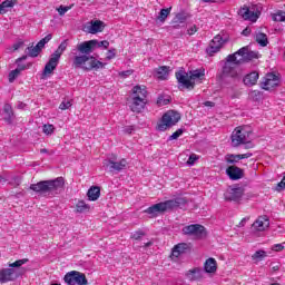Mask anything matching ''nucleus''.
Instances as JSON below:
<instances>
[{"mask_svg": "<svg viewBox=\"0 0 285 285\" xmlns=\"http://www.w3.org/2000/svg\"><path fill=\"white\" fill-rule=\"evenodd\" d=\"M95 48H97V40H89L77 45V52H73V68H82V70H99L104 68V62L97 60L94 56H90L94 52Z\"/></svg>", "mask_w": 285, "mask_h": 285, "instance_id": "nucleus-1", "label": "nucleus"}, {"mask_svg": "<svg viewBox=\"0 0 285 285\" xmlns=\"http://www.w3.org/2000/svg\"><path fill=\"white\" fill-rule=\"evenodd\" d=\"M63 186H66V180L63 177H58L31 184L29 190H32L36 195H40L41 197H57V195L63 193Z\"/></svg>", "mask_w": 285, "mask_h": 285, "instance_id": "nucleus-2", "label": "nucleus"}, {"mask_svg": "<svg viewBox=\"0 0 285 285\" xmlns=\"http://www.w3.org/2000/svg\"><path fill=\"white\" fill-rule=\"evenodd\" d=\"M237 66H239L237 63V57H235V55H228L220 72L217 75L218 81H220V83H239L244 75H242Z\"/></svg>", "mask_w": 285, "mask_h": 285, "instance_id": "nucleus-3", "label": "nucleus"}, {"mask_svg": "<svg viewBox=\"0 0 285 285\" xmlns=\"http://www.w3.org/2000/svg\"><path fill=\"white\" fill-rule=\"evenodd\" d=\"M186 204H188V200L186 198L177 197L175 199H169L151 205L150 207L145 209L144 213H146V215H149L150 218H155L159 217V215H164V213H168V210L179 208V206H186Z\"/></svg>", "mask_w": 285, "mask_h": 285, "instance_id": "nucleus-4", "label": "nucleus"}, {"mask_svg": "<svg viewBox=\"0 0 285 285\" xmlns=\"http://www.w3.org/2000/svg\"><path fill=\"white\" fill-rule=\"evenodd\" d=\"M28 258L18 259L13 263H10L9 268L0 269V283L8 284V282H17L19 277L26 275L28 269L22 266L23 264H28Z\"/></svg>", "mask_w": 285, "mask_h": 285, "instance_id": "nucleus-5", "label": "nucleus"}, {"mask_svg": "<svg viewBox=\"0 0 285 285\" xmlns=\"http://www.w3.org/2000/svg\"><path fill=\"white\" fill-rule=\"evenodd\" d=\"M179 119H181V115L175 110H169L163 115L160 122L157 126V130L160 132H166L168 128H173V126H177L179 124Z\"/></svg>", "mask_w": 285, "mask_h": 285, "instance_id": "nucleus-6", "label": "nucleus"}, {"mask_svg": "<svg viewBox=\"0 0 285 285\" xmlns=\"http://www.w3.org/2000/svg\"><path fill=\"white\" fill-rule=\"evenodd\" d=\"M250 137V131L246 130V128L237 127L230 136L233 148H239V146L244 144H250L248 141Z\"/></svg>", "mask_w": 285, "mask_h": 285, "instance_id": "nucleus-7", "label": "nucleus"}, {"mask_svg": "<svg viewBox=\"0 0 285 285\" xmlns=\"http://www.w3.org/2000/svg\"><path fill=\"white\" fill-rule=\"evenodd\" d=\"M183 234L194 237V239H205L208 235L206 227L199 224L187 225L183 228Z\"/></svg>", "mask_w": 285, "mask_h": 285, "instance_id": "nucleus-8", "label": "nucleus"}, {"mask_svg": "<svg viewBox=\"0 0 285 285\" xmlns=\"http://www.w3.org/2000/svg\"><path fill=\"white\" fill-rule=\"evenodd\" d=\"M63 281L68 285H88V278L86 274L72 271L65 275Z\"/></svg>", "mask_w": 285, "mask_h": 285, "instance_id": "nucleus-9", "label": "nucleus"}, {"mask_svg": "<svg viewBox=\"0 0 285 285\" xmlns=\"http://www.w3.org/2000/svg\"><path fill=\"white\" fill-rule=\"evenodd\" d=\"M232 55H235V57H237L238 55V57H240V59L236 58V63H238L239 66H242V63H248V61H253V59L259 58V53L257 51H249L248 47H243Z\"/></svg>", "mask_w": 285, "mask_h": 285, "instance_id": "nucleus-10", "label": "nucleus"}, {"mask_svg": "<svg viewBox=\"0 0 285 285\" xmlns=\"http://www.w3.org/2000/svg\"><path fill=\"white\" fill-rule=\"evenodd\" d=\"M176 79L178 81V90H193L195 88V82L190 80L188 72L185 70L177 71Z\"/></svg>", "mask_w": 285, "mask_h": 285, "instance_id": "nucleus-11", "label": "nucleus"}, {"mask_svg": "<svg viewBox=\"0 0 285 285\" xmlns=\"http://www.w3.org/2000/svg\"><path fill=\"white\" fill-rule=\"evenodd\" d=\"M262 14V11L259 10H250L247 6H244L238 10V16L244 19V21H252V23H255L257 19H259Z\"/></svg>", "mask_w": 285, "mask_h": 285, "instance_id": "nucleus-12", "label": "nucleus"}, {"mask_svg": "<svg viewBox=\"0 0 285 285\" xmlns=\"http://www.w3.org/2000/svg\"><path fill=\"white\" fill-rule=\"evenodd\" d=\"M104 166L108 168L109 173H121V170H126V166H128V161L124 158L120 161L108 159V160H105Z\"/></svg>", "mask_w": 285, "mask_h": 285, "instance_id": "nucleus-13", "label": "nucleus"}, {"mask_svg": "<svg viewBox=\"0 0 285 285\" xmlns=\"http://www.w3.org/2000/svg\"><path fill=\"white\" fill-rule=\"evenodd\" d=\"M228 41L227 37H222V35H217L214 37V39L209 43V48L207 49V52L209 55H215L216 52H219L222 50V46Z\"/></svg>", "mask_w": 285, "mask_h": 285, "instance_id": "nucleus-14", "label": "nucleus"}, {"mask_svg": "<svg viewBox=\"0 0 285 285\" xmlns=\"http://www.w3.org/2000/svg\"><path fill=\"white\" fill-rule=\"evenodd\" d=\"M226 202H239L244 197V188L233 187L224 194Z\"/></svg>", "mask_w": 285, "mask_h": 285, "instance_id": "nucleus-15", "label": "nucleus"}, {"mask_svg": "<svg viewBox=\"0 0 285 285\" xmlns=\"http://www.w3.org/2000/svg\"><path fill=\"white\" fill-rule=\"evenodd\" d=\"M263 90H273L279 86V78L275 73H267L261 83Z\"/></svg>", "mask_w": 285, "mask_h": 285, "instance_id": "nucleus-16", "label": "nucleus"}, {"mask_svg": "<svg viewBox=\"0 0 285 285\" xmlns=\"http://www.w3.org/2000/svg\"><path fill=\"white\" fill-rule=\"evenodd\" d=\"M57 66H59V56L51 55L49 61L46 63L43 69V77H47V75H52L55 70H57Z\"/></svg>", "mask_w": 285, "mask_h": 285, "instance_id": "nucleus-17", "label": "nucleus"}, {"mask_svg": "<svg viewBox=\"0 0 285 285\" xmlns=\"http://www.w3.org/2000/svg\"><path fill=\"white\" fill-rule=\"evenodd\" d=\"M146 108V98H139V96H134L130 105L131 112L139 115Z\"/></svg>", "mask_w": 285, "mask_h": 285, "instance_id": "nucleus-18", "label": "nucleus"}, {"mask_svg": "<svg viewBox=\"0 0 285 285\" xmlns=\"http://www.w3.org/2000/svg\"><path fill=\"white\" fill-rule=\"evenodd\" d=\"M226 175L232 179V181H237L244 177V169L237 166H229L226 169Z\"/></svg>", "mask_w": 285, "mask_h": 285, "instance_id": "nucleus-19", "label": "nucleus"}, {"mask_svg": "<svg viewBox=\"0 0 285 285\" xmlns=\"http://www.w3.org/2000/svg\"><path fill=\"white\" fill-rule=\"evenodd\" d=\"M271 226V220H268L267 216H261L257 220L254 222L252 227L254 230H258L259 233L264 232L266 228Z\"/></svg>", "mask_w": 285, "mask_h": 285, "instance_id": "nucleus-20", "label": "nucleus"}, {"mask_svg": "<svg viewBox=\"0 0 285 285\" xmlns=\"http://www.w3.org/2000/svg\"><path fill=\"white\" fill-rule=\"evenodd\" d=\"M104 28H106L104 21L95 20L90 22V26H87V32H89V35H97L98 32H104Z\"/></svg>", "mask_w": 285, "mask_h": 285, "instance_id": "nucleus-21", "label": "nucleus"}, {"mask_svg": "<svg viewBox=\"0 0 285 285\" xmlns=\"http://www.w3.org/2000/svg\"><path fill=\"white\" fill-rule=\"evenodd\" d=\"M2 116L3 120L9 125L14 121V110L12 109V106L10 104H6L3 106Z\"/></svg>", "mask_w": 285, "mask_h": 285, "instance_id": "nucleus-22", "label": "nucleus"}, {"mask_svg": "<svg viewBox=\"0 0 285 285\" xmlns=\"http://www.w3.org/2000/svg\"><path fill=\"white\" fill-rule=\"evenodd\" d=\"M101 196V188L99 186H92L87 191V197L89 202H97L99 197Z\"/></svg>", "mask_w": 285, "mask_h": 285, "instance_id": "nucleus-23", "label": "nucleus"}, {"mask_svg": "<svg viewBox=\"0 0 285 285\" xmlns=\"http://www.w3.org/2000/svg\"><path fill=\"white\" fill-rule=\"evenodd\" d=\"M257 79H259V73L257 71H253L243 78V82L245 86H255V83H257Z\"/></svg>", "mask_w": 285, "mask_h": 285, "instance_id": "nucleus-24", "label": "nucleus"}, {"mask_svg": "<svg viewBox=\"0 0 285 285\" xmlns=\"http://www.w3.org/2000/svg\"><path fill=\"white\" fill-rule=\"evenodd\" d=\"M134 97H139V99H146L148 97V91L146 90V86H135L132 88Z\"/></svg>", "mask_w": 285, "mask_h": 285, "instance_id": "nucleus-25", "label": "nucleus"}, {"mask_svg": "<svg viewBox=\"0 0 285 285\" xmlns=\"http://www.w3.org/2000/svg\"><path fill=\"white\" fill-rule=\"evenodd\" d=\"M205 273H217V261L208 258L204 264Z\"/></svg>", "mask_w": 285, "mask_h": 285, "instance_id": "nucleus-26", "label": "nucleus"}, {"mask_svg": "<svg viewBox=\"0 0 285 285\" xmlns=\"http://www.w3.org/2000/svg\"><path fill=\"white\" fill-rule=\"evenodd\" d=\"M186 250H188V244L180 243L173 248L171 255L173 257H179V255H184Z\"/></svg>", "mask_w": 285, "mask_h": 285, "instance_id": "nucleus-27", "label": "nucleus"}, {"mask_svg": "<svg viewBox=\"0 0 285 285\" xmlns=\"http://www.w3.org/2000/svg\"><path fill=\"white\" fill-rule=\"evenodd\" d=\"M187 279H190V282H196L202 277V269L200 268H194L189 269L186 274Z\"/></svg>", "mask_w": 285, "mask_h": 285, "instance_id": "nucleus-28", "label": "nucleus"}, {"mask_svg": "<svg viewBox=\"0 0 285 285\" xmlns=\"http://www.w3.org/2000/svg\"><path fill=\"white\" fill-rule=\"evenodd\" d=\"M168 75H170V67L163 66L156 69V76L161 80L168 79Z\"/></svg>", "mask_w": 285, "mask_h": 285, "instance_id": "nucleus-29", "label": "nucleus"}, {"mask_svg": "<svg viewBox=\"0 0 285 285\" xmlns=\"http://www.w3.org/2000/svg\"><path fill=\"white\" fill-rule=\"evenodd\" d=\"M204 77H206V69L200 68V69L190 71L189 79L191 81H195V79H204Z\"/></svg>", "mask_w": 285, "mask_h": 285, "instance_id": "nucleus-30", "label": "nucleus"}, {"mask_svg": "<svg viewBox=\"0 0 285 285\" xmlns=\"http://www.w3.org/2000/svg\"><path fill=\"white\" fill-rule=\"evenodd\" d=\"M255 41L258 42L262 48H266L268 46V36L264 32L256 33Z\"/></svg>", "mask_w": 285, "mask_h": 285, "instance_id": "nucleus-31", "label": "nucleus"}, {"mask_svg": "<svg viewBox=\"0 0 285 285\" xmlns=\"http://www.w3.org/2000/svg\"><path fill=\"white\" fill-rule=\"evenodd\" d=\"M68 48V39L63 40L59 47L57 48V50L52 53L53 57H58V59H61V56L63 55V52H66V49Z\"/></svg>", "mask_w": 285, "mask_h": 285, "instance_id": "nucleus-32", "label": "nucleus"}, {"mask_svg": "<svg viewBox=\"0 0 285 285\" xmlns=\"http://www.w3.org/2000/svg\"><path fill=\"white\" fill-rule=\"evenodd\" d=\"M90 210V205L86 204L83 200H79L76 205V213H88Z\"/></svg>", "mask_w": 285, "mask_h": 285, "instance_id": "nucleus-33", "label": "nucleus"}, {"mask_svg": "<svg viewBox=\"0 0 285 285\" xmlns=\"http://www.w3.org/2000/svg\"><path fill=\"white\" fill-rule=\"evenodd\" d=\"M14 3L11 0H4L0 4V14H6L8 12V8H14Z\"/></svg>", "mask_w": 285, "mask_h": 285, "instance_id": "nucleus-34", "label": "nucleus"}, {"mask_svg": "<svg viewBox=\"0 0 285 285\" xmlns=\"http://www.w3.org/2000/svg\"><path fill=\"white\" fill-rule=\"evenodd\" d=\"M52 40V33L47 35L45 38H42L36 46L38 47L39 51L43 50L46 48V43H49Z\"/></svg>", "mask_w": 285, "mask_h": 285, "instance_id": "nucleus-35", "label": "nucleus"}, {"mask_svg": "<svg viewBox=\"0 0 285 285\" xmlns=\"http://www.w3.org/2000/svg\"><path fill=\"white\" fill-rule=\"evenodd\" d=\"M170 10H173L171 7L167 8V9H161L157 16L158 21H161V23H164V21H166V19H168V16L170 14Z\"/></svg>", "mask_w": 285, "mask_h": 285, "instance_id": "nucleus-36", "label": "nucleus"}, {"mask_svg": "<svg viewBox=\"0 0 285 285\" xmlns=\"http://www.w3.org/2000/svg\"><path fill=\"white\" fill-rule=\"evenodd\" d=\"M26 52H27L28 57H32V58L39 57V55H41V51L39 50V48L37 46L28 47L26 49Z\"/></svg>", "mask_w": 285, "mask_h": 285, "instance_id": "nucleus-37", "label": "nucleus"}, {"mask_svg": "<svg viewBox=\"0 0 285 285\" xmlns=\"http://www.w3.org/2000/svg\"><path fill=\"white\" fill-rule=\"evenodd\" d=\"M266 257V252L259 249L252 255L254 262H262Z\"/></svg>", "mask_w": 285, "mask_h": 285, "instance_id": "nucleus-38", "label": "nucleus"}, {"mask_svg": "<svg viewBox=\"0 0 285 285\" xmlns=\"http://www.w3.org/2000/svg\"><path fill=\"white\" fill-rule=\"evenodd\" d=\"M273 21H285V11L278 10L276 13L272 16Z\"/></svg>", "mask_w": 285, "mask_h": 285, "instance_id": "nucleus-39", "label": "nucleus"}, {"mask_svg": "<svg viewBox=\"0 0 285 285\" xmlns=\"http://www.w3.org/2000/svg\"><path fill=\"white\" fill-rule=\"evenodd\" d=\"M168 104H170V97L169 96L165 97V96L160 95L158 97L157 106H160V107L161 106H168Z\"/></svg>", "mask_w": 285, "mask_h": 285, "instance_id": "nucleus-40", "label": "nucleus"}, {"mask_svg": "<svg viewBox=\"0 0 285 285\" xmlns=\"http://www.w3.org/2000/svg\"><path fill=\"white\" fill-rule=\"evenodd\" d=\"M184 128L177 129L171 136L168 137V141H174V139H179L184 135Z\"/></svg>", "mask_w": 285, "mask_h": 285, "instance_id": "nucleus-41", "label": "nucleus"}, {"mask_svg": "<svg viewBox=\"0 0 285 285\" xmlns=\"http://www.w3.org/2000/svg\"><path fill=\"white\" fill-rule=\"evenodd\" d=\"M187 19H188V17L186 16V13L180 12V13L176 14L175 22L176 23H184Z\"/></svg>", "mask_w": 285, "mask_h": 285, "instance_id": "nucleus-42", "label": "nucleus"}, {"mask_svg": "<svg viewBox=\"0 0 285 285\" xmlns=\"http://www.w3.org/2000/svg\"><path fill=\"white\" fill-rule=\"evenodd\" d=\"M19 75H21V72L19 71V69L11 70V71L9 72V82H10V83L14 82V79H17V77H19Z\"/></svg>", "mask_w": 285, "mask_h": 285, "instance_id": "nucleus-43", "label": "nucleus"}, {"mask_svg": "<svg viewBox=\"0 0 285 285\" xmlns=\"http://www.w3.org/2000/svg\"><path fill=\"white\" fill-rule=\"evenodd\" d=\"M42 132H45V135H52L55 132V126L53 125H43Z\"/></svg>", "mask_w": 285, "mask_h": 285, "instance_id": "nucleus-44", "label": "nucleus"}, {"mask_svg": "<svg viewBox=\"0 0 285 285\" xmlns=\"http://www.w3.org/2000/svg\"><path fill=\"white\" fill-rule=\"evenodd\" d=\"M240 155H229L227 158V164H237V161H240L242 158H237Z\"/></svg>", "mask_w": 285, "mask_h": 285, "instance_id": "nucleus-45", "label": "nucleus"}, {"mask_svg": "<svg viewBox=\"0 0 285 285\" xmlns=\"http://www.w3.org/2000/svg\"><path fill=\"white\" fill-rule=\"evenodd\" d=\"M72 106V102H70V100H63L59 108L60 110H68V108H70Z\"/></svg>", "mask_w": 285, "mask_h": 285, "instance_id": "nucleus-46", "label": "nucleus"}, {"mask_svg": "<svg viewBox=\"0 0 285 285\" xmlns=\"http://www.w3.org/2000/svg\"><path fill=\"white\" fill-rule=\"evenodd\" d=\"M108 46H110V42L108 40H102V41L97 40L96 48L108 49Z\"/></svg>", "mask_w": 285, "mask_h": 285, "instance_id": "nucleus-47", "label": "nucleus"}, {"mask_svg": "<svg viewBox=\"0 0 285 285\" xmlns=\"http://www.w3.org/2000/svg\"><path fill=\"white\" fill-rule=\"evenodd\" d=\"M117 57V49H109L107 53V59L110 61V59H115Z\"/></svg>", "mask_w": 285, "mask_h": 285, "instance_id": "nucleus-48", "label": "nucleus"}, {"mask_svg": "<svg viewBox=\"0 0 285 285\" xmlns=\"http://www.w3.org/2000/svg\"><path fill=\"white\" fill-rule=\"evenodd\" d=\"M144 235H146L144 232L141 230H137L131 235V239H141V237H144Z\"/></svg>", "mask_w": 285, "mask_h": 285, "instance_id": "nucleus-49", "label": "nucleus"}, {"mask_svg": "<svg viewBox=\"0 0 285 285\" xmlns=\"http://www.w3.org/2000/svg\"><path fill=\"white\" fill-rule=\"evenodd\" d=\"M57 10H58L60 17H63V14H66V12H68V10H70V7L60 6Z\"/></svg>", "mask_w": 285, "mask_h": 285, "instance_id": "nucleus-50", "label": "nucleus"}, {"mask_svg": "<svg viewBox=\"0 0 285 285\" xmlns=\"http://www.w3.org/2000/svg\"><path fill=\"white\" fill-rule=\"evenodd\" d=\"M195 161H197V155L193 154L189 156L188 160H187V164L189 166H193L195 164Z\"/></svg>", "mask_w": 285, "mask_h": 285, "instance_id": "nucleus-51", "label": "nucleus"}, {"mask_svg": "<svg viewBox=\"0 0 285 285\" xmlns=\"http://www.w3.org/2000/svg\"><path fill=\"white\" fill-rule=\"evenodd\" d=\"M284 248L283 244H276L272 247V250H275L276 253H279Z\"/></svg>", "mask_w": 285, "mask_h": 285, "instance_id": "nucleus-52", "label": "nucleus"}, {"mask_svg": "<svg viewBox=\"0 0 285 285\" xmlns=\"http://www.w3.org/2000/svg\"><path fill=\"white\" fill-rule=\"evenodd\" d=\"M135 130V126H127L124 129V132H126L127 135H132V131Z\"/></svg>", "mask_w": 285, "mask_h": 285, "instance_id": "nucleus-53", "label": "nucleus"}, {"mask_svg": "<svg viewBox=\"0 0 285 285\" xmlns=\"http://www.w3.org/2000/svg\"><path fill=\"white\" fill-rule=\"evenodd\" d=\"M240 156H237V159H248L249 157H253L252 153L247 154H239Z\"/></svg>", "mask_w": 285, "mask_h": 285, "instance_id": "nucleus-54", "label": "nucleus"}, {"mask_svg": "<svg viewBox=\"0 0 285 285\" xmlns=\"http://www.w3.org/2000/svg\"><path fill=\"white\" fill-rule=\"evenodd\" d=\"M187 32H188L189 36L195 35V32H197V26L194 24L191 28H189L187 30Z\"/></svg>", "mask_w": 285, "mask_h": 285, "instance_id": "nucleus-55", "label": "nucleus"}, {"mask_svg": "<svg viewBox=\"0 0 285 285\" xmlns=\"http://www.w3.org/2000/svg\"><path fill=\"white\" fill-rule=\"evenodd\" d=\"M130 75H132V70H127V71H122L121 73H120V77H130Z\"/></svg>", "mask_w": 285, "mask_h": 285, "instance_id": "nucleus-56", "label": "nucleus"}, {"mask_svg": "<svg viewBox=\"0 0 285 285\" xmlns=\"http://www.w3.org/2000/svg\"><path fill=\"white\" fill-rule=\"evenodd\" d=\"M242 35L244 36V37H248L249 35H250V28H245L243 31H242Z\"/></svg>", "mask_w": 285, "mask_h": 285, "instance_id": "nucleus-57", "label": "nucleus"}, {"mask_svg": "<svg viewBox=\"0 0 285 285\" xmlns=\"http://www.w3.org/2000/svg\"><path fill=\"white\" fill-rule=\"evenodd\" d=\"M230 91H233V88H229L227 91V95H229L230 99H237V94H232Z\"/></svg>", "mask_w": 285, "mask_h": 285, "instance_id": "nucleus-58", "label": "nucleus"}, {"mask_svg": "<svg viewBox=\"0 0 285 285\" xmlns=\"http://www.w3.org/2000/svg\"><path fill=\"white\" fill-rule=\"evenodd\" d=\"M28 67L26 65H21L18 62V68L16 70H19V72H22V70H26Z\"/></svg>", "mask_w": 285, "mask_h": 285, "instance_id": "nucleus-59", "label": "nucleus"}, {"mask_svg": "<svg viewBox=\"0 0 285 285\" xmlns=\"http://www.w3.org/2000/svg\"><path fill=\"white\" fill-rule=\"evenodd\" d=\"M204 106H206L207 108H215V102H213V101H205Z\"/></svg>", "mask_w": 285, "mask_h": 285, "instance_id": "nucleus-60", "label": "nucleus"}, {"mask_svg": "<svg viewBox=\"0 0 285 285\" xmlns=\"http://www.w3.org/2000/svg\"><path fill=\"white\" fill-rule=\"evenodd\" d=\"M26 102H21V101H19L18 102V105H17V108L19 109V110H23L24 108H26Z\"/></svg>", "mask_w": 285, "mask_h": 285, "instance_id": "nucleus-61", "label": "nucleus"}, {"mask_svg": "<svg viewBox=\"0 0 285 285\" xmlns=\"http://www.w3.org/2000/svg\"><path fill=\"white\" fill-rule=\"evenodd\" d=\"M28 59V55H24L16 60V63H21V61H26Z\"/></svg>", "mask_w": 285, "mask_h": 285, "instance_id": "nucleus-62", "label": "nucleus"}, {"mask_svg": "<svg viewBox=\"0 0 285 285\" xmlns=\"http://www.w3.org/2000/svg\"><path fill=\"white\" fill-rule=\"evenodd\" d=\"M246 222H248V218H243L240 223L238 224V227L242 228L246 225Z\"/></svg>", "mask_w": 285, "mask_h": 285, "instance_id": "nucleus-63", "label": "nucleus"}, {"mask_svg": "<svg viewBox=\"0 0 285 285\" xmlns=\"http://www.w3.org/2000/svg\"><path fill=\"white\" fill-rule=\"evenodd\" d=\"M21 46H23V42H17L13 45V50H19V48H21Z\"/></svg>", "mask_w": 285, "mask_h": 285, "instance_id": "nucleus-64", "label": "nucleus"}]
</instances>
